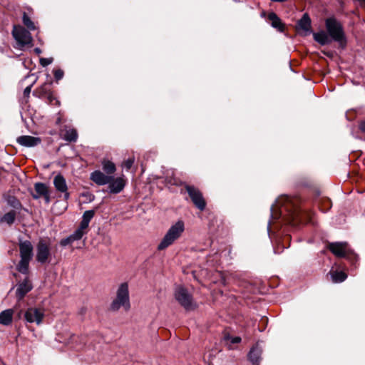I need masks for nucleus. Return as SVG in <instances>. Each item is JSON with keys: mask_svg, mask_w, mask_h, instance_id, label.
<instances>
[{"mask_svg": "<svg viewBox=\"0 0 365 365\" xmlns=\"http://www.w3.org/2000/svg\"><path fill=\"white\" fill-rule=\"evenodd\" d=\"M186 190L195 205L200 210L205 208V201L200 191L193 186L186 185Z\"/></svg>", "mask_w": 365, "mask_h": 365, "instance_id": "obj_10", "label": "nucleus"}, {"mask_svg": "<svg viewBox=\"0 0 365 365\" xmlns=\"http://www.w3.org/2000/svg\"><path fill=\"white\" fill-rule=\"evenodd\" d=\"M14 315L12 309H6L0 313V324L9 326L11 324Z\"/></svg>", "mask_w": 365, "mask_h": 365, "instance_id": "obj_19", "label": "nucleus"}, {"mask_svg": "<svg viewBox=\"0 0 365 365\" xmlns=\"http://www.w3.org/2000/svg\"><path fill=\"white\" fill-rule=\"evenodd\" d=\"M262 354V349L256 345L250 351L248 357L250 361L254 365H258L260 361V356Z\"/></svg>", "mask_w": 365, "mask_h": 365, "instance_id": "obj_20", "label": "nucleus"}, {"mask_svg": "<svg viewBox=\"0 0 365 365\" xmlns=\"http://www.w3.org/2000/svg\"><path fill=\"white\" fill-rule=\"evenodd\" d=\"M185 230V225L182 220H178L167 231L162 240L158 245V250H164L178 240Z\"/></svg>", "mask_w": 365, "mask_h": 365, "instance_id": "obj_2", "label": "nucleus"}, {"mask_svg": "<svg viewBox=\"0 0 365 365\" xmlns=\"http://www.w3.org/2000/svg\"><path fill=\"white\" fill-rule=\"evenodd\" d=\"M359 128L362 132L365 133V120L360 123Z\"/></svg>", "mask_w": 365, "mask_h": 365, "instance_id": "obj_39", "label": "nucleus"}, {"mask_svg": "<svg viewBox=\"0 0 365 365\" xmlns=\"http://www.w3.org/2000/svg\"><path fill=\"white\" fill-rule=\"evenodd\" d=\"M240 341H241V338H240V337H239V336L233 337V338H232V339H231V342H232V344H237V343H239V342H240Z\"/></svg>", "mask_w": 365, "mask_h": 365, "instance_id": "obj_38", "label": "nucleus"}, {"mask_svg": "<svg viewBox=\"0 0 365 365\" xmlns=\"http://www.w3.org/2000/svg\"><path fill=\"white\" fill-rule=\"evenodd\" d=\"M87 232H88L87 229L81 228V226L79 225V227L70 236H71L73 242H75V241L81 240L83 237V235L87 234Z\"/></svg>", "mask_w": 365, "mask_h": 365, "instance_id": "obj_28", "label": "nucleus"}, {"mask_svg": "<svg viewBox=\"0 0 365 365\" xmlns=\"http://www.w3.org/2000/svg\"><path fill=\"white\" fill-rule=\"evenodd\" d=\"M16 218V212L14 210H11L5 215H4L0 218V223H6L8 225H11L14 223Z\"/></svg>", "mask_w": 365, "mask_h": 365, "instance_id": "obj_27", "label": "nucleus"}, {"mask_svg": "<svg viewBox=\"0 0 365 365\" xmlns=\"http://www.w3.org/2000/svg\"><path fill=\"white\" fill-rule=\"evenodd\" d=\"M34 189L36 193L33 194L34 198L38 199L40 197L43 196L45 198L46 203H48L50 202L48 187L45 184L41 182H37L34 185Z\"/></svg>", "mask_w": 365, "mask_h": 365, "instance_id": "obj_14", "label": "nucleus"}, {"mask_svg": "<svg viewBox=\"0 0 365 365\" xmlns=\"http://www.w3.org/2000/svg\"><path fill=\"white\" fill-rule=\"evenodd\" d=\"M269 20L271 21V24L274 28L277 29L279 31L283 30V25L281 20L274 13H270L268 16Z\"/></svg>", "mask_w": 365, "mask_h": 365, "instance_id": "obj_25", "label": "nucleus"}, {"mask_svg": "<svg viewBox=\"0 0 365 365\" xmlns=\"http://www.w3.org/2000/svg\"><path fill=\"white\" fill-rule=\"evenodd\" d=\"M49 257V245L43 240H39L36 246V260L41 263H45Z\"/></svg>", "mask_w": 365, "mask_h": 365, "instance_id": "obj_11", "label": "nucleus"}, {"mask_svg": "<svg viewBox=\"0 0 365 365\" xmlns=\"http://www.w3.org/2000/svg\"><path fill=\"white\" fill-rule=\"evenodd\" d=\"M16 141L19 144L24 147H34L38 145L41 140L40 138L30 136V135H21L19 136Z\"/></svg>", "mask_w": 365, "mask_h": 365, "instance_id": "obj_15", "label": "nucleus"}, {"mask_svg": "<svg viewBox=\"0 0 365 365\" xmlns=\"http://www.w3.org/2000/svg\"><path fill=\"white\" fill-rule=\"evenodd\" d=\"M53 185L57 191L65 192L68 190V186L65 178L61 174L54 177Z\"/></svg>", "mask_w": 365, "mask_h": 365, "instance_id": "obj_18", "label": "nucleus"}, {"mask_svg": "<svg viewBox=\"0 0 365 365\" xmlns=\"http://www.w3.org/2000/svg\"><path fill=\"white\" fill-rule=\"evenodd\" d=\"M34 96L40 98H46L48 102L51 105L59 106L60 102L53 95L51 91V85L49 83H45L33 93Z\"/></svg>", "mask_w": 365, "mask_h": 365, "instance_id": "obj_6", "label": "nucleus"}, {"mask_svg": "<svg viewBox=\"0 0 365 365\" xmlns=\"http://www.w3.org/2000/svg\"><path fill=\"white\" fill-rule=\"evenodd\" d=\"M331 278L333 282L339 283L344 282L347 276L343 272L333 271L330 272Z\"/></svg>", "mask_w": 365, "mask_h": 365, "instance_id": "obj_26", "label": "nucleus"}, {"mask_svg": "<svg viewBox=\"0 0 365 365\" xmlns=\"http://www.w3.org/2000/svg\"><path fill=\"white\" fill-rule=\"evenodd\" d=\"M78 133L75 128H66L63 135V139L68 142H76L78 139Z\"/></svg>", "mask_w": 365, "mask_h": 365, "instance_id": "obj_22", "label": "nucleus"}, {"mask_svg": "<svg viewBox=\"0 0 365 365\" xmlns=\"http://www.w3.org/2000/svg\"><path fill=\"white\" fill-rule=\"evenodd\" d=\"M12 36L16 41L18 48L32 46L33 38L29 31L21 26H14Z\"/></svg>", "mask_w": 365, "mask_h": 365, "instance_id": "obj_5", "label": "nucleus"}, {"mask_svg": "<svg viewBox=\"0 0 365 365\" xmlns=\"http://www.w3.org/2000/svg\"><path fill=\"white\" fill-rule=\"evenodd\" d=\"M297 28L304 31L305 34L309 32L311 29V20L307 14H304L302 18L298 21Z\"/></svg>", "mask_w": 365, "mask_h": 365, "instance_id": "obj_21", "label": "nucleus"}, {"mask_svg": "<svg viewBox=\"0 0 365 365\" xmlns=\"http://www.w3.org/2000/svg\"><path fill=\"white\" fill-rule=\"evenodd\" d=\"M95 212L94 210H86L84 212L82 216V220L80 223V225L81 226V228H86L88 230L89 223L91 220L94 217Z\"/></svg>", "mask_w": 365, "mask_h": 365, "instance_id": "obj_24", "label": "nucleus"}, {"mask_svg": "<svg viewBox=\"0 0 365 365\" xmlns=\"http://www.w3.org/2000/svg\"><path fill=\"white\" fill-rule=\"evenodd\" d=\"M313 36L314 39L321 45H327L331 42L330 38L329 37L327 34L324 31L314 33Z\"/></svg>", "mask_w": 365, "mask_h": 365, "instance_id": "obj_23", "label": "nucleus"}, {"mask_svg": "<svg viewBox=\"0 0 365 365\" xmlns=\"http://www.w3.org/2000/svg\"><path fill=\"white\" fill-rule=\"evenodd\" d=\"M103 169L107 174H113L115 171V165L110 160H104L102 162Z\"/></svg>", "mask_w": 365, "mask_h": 365, "instance_id": "obj_30", "label": "nucleus"}, {"mask_svg": "<svg viewBox=\"0 0 365 365\" xmlns=\"http://www.w3.org/2000/svg\"><path fill=\"white\" fill-rule=\"evenodd\" d=\"M108 184L110 192L117 194L123 190L125 185V181L122 177H119L115 179L111 178L110 182Z\"/></svg>", "mask_w": 365, "mask_h": 365, "instance_id": "obj_13", "label": "nucleus"}, {"mask_svg": "<svg viewBox=\"0 0 365 365\" xmlns=\"http://www.w3.org/2000/svg\"><path fill=\"white\" fill-rule=\"evenodd\" d=\"M31 86H29L24 89V96H29V94L31 91Z\"/></svg>", "mask_w": 365, "mask_h": 365, "instance_id": "obj_37", "label": "nucleus"}, {"mask_svg": "<svg viewBox=\"0 0 365 365\" xmlns=\"http://www.w3.org/2000/svg\"><path fill=\"white\" fill-rule=\"evenodd\" d=\"M53 62V58H41L40 63L42 66H46L51 64Z\"/></svg>", "mask_w": 365, "mask_h": 365, "instance_id": "obj_33", "label": "nucleus"}, {"mask_svg": "<svg viewBox=\"0 0 365 365\" xmlns=\"http://www.w3.org/2000/svg\"><path fill=\"white\" fill-rule=\"evenodd\" d=\"M19 252L21 259L17 265V269L22 274H27L29 265L33 257V245L29 240L19 242Z\"/></svg>", "mask_w": 365, "mask_h": 365, "instance_id": "obj_4", "label": "nucleus"}, {"mask_svg": "<svg viewBox=\"0 0 365 365\" xmlns=\"http://www.w3.org/2000/svg\"><path fill=\"white\" fill-rule=\"evenodd\" d=\"M272 1H274V2H284V1H286L287 0H271Z\"/></svg>", "mask_w": 365, "mask_h": 365, "instance_id": "obj_43", "label": "nucleus"}, {"mask_svg": "<svg viewBox=\"0 0 365 365\" xmlns=\"http://www.w3.org/2000/svg\"><path fill=\"white\" fill-rule=\"evenodd\" d=\"M73 242L71 237V236L69 235L68 237H67L66 238H64V239H62L61 241H60V245L62 247H66L68 245H71L72 244Z\"/></svg>", "mask_w": 365, "mask_h": 365, "instance_id": "obj_32", "label": "nucleus"}, {"mask_svg": "<svg viewBox=\"0 0 365 365\" xmlns=\"http://www.w3.org/2000/svg\"><path fill=\"white\" fill-rule=\"evenodd\" d=\"M33 286L28 279H25L16 288V294L19 300H21L24 296L29 292Z\"/></svg>", "mask_w": 365, "mask_h": 365, "instance_id": "obj_16", "label": "nucleus"}, {"mask_svg": "<svg viewBox=\"0 0 365 365\" xmlns=\"http://www.w3.org/2000/svg\"><path fill=\"white\" fill-rule=\"evenodd\" d=\"M133 163L134 160L133 158H129L123 163V167L126 170H129L132 167Z\"/></svg>", "mask_w": 365, "mask_h": 365, "instance_id": "obj_34", "label": "nucleus"}, {"mask_svg": "<svg viewBox=\"0 0 365 365\" xmlns=\"http://www.w3.org/2000/svg\"><path fill=\"white\" fill-rule=\"evenodd\" d=\"M34 51L37 53V54H40L41 53V50L39 48H36L34 49Z\"/></svg>", "mask_w": 365, "mask_h": 365, "instance_id": "obj_41", "label": "nucleus"}, {"mask_svg": "<svg viewBox=\"0 0 365 365\" xmlns=\"http://www.w3.org/2000/svg\"><path fill=\"white\" fill-rule=\"evenodd\" d=\"M23 23L30 30H35L36 26L30 18L24 13L23 15Z\"/></svg>", "mask_w": 365, "mask_h": 365, "instance_id": "obj_31", "label": "nucleus"}, {"mask_svg": "<svg viewBox=\"0 0 365 365\" xmlns=\"http://www.w3.org/2000/svg\"><path fill=\"white\" fill-rule=\"evenodd\" d=\"M64 194V198L66 200H68V197H69V193L68 192V191H66L65 192H63Z\"/></svg>", "mask_w": 365, "mask_h": 365, "instance_id": "obj_40", "label": "nucleus"}, {"mask_svg": "<svg viewBox=\"0 0 365 365\" xmlns=\"http://www.w3.org/2000/svg\"><path fill=\"white\" fill-rule=\"evenodd\" d=\"M271 216L273 220L282 217L287 223L293 225L302 221L300 211L293 200L287 196H282L276 200L271 208Z\"/></svg>", "mask_w": 365, "mask_h": 365, "instance_id": "obj_1", "label": "nucleus"}, {"mask_svg": "<svg viewBox=\"0 0 365 365\" xmlns=\"http://www.w3.org/2000/svg\"><path fill=\"white\" fill-rule=\"evenodd\" d=\"M120 308H123L125 311H128L130 308L128 284L126 282L119 285L116 297L110 304L112 311H118Z\"/></svg>", "mask_w": 365, "mask_h": 365, "instance_id": "obj_3", "label": "nucleus"}, {"mask_svg": "<svg viewBox=\"0 0 365 365\" xmlns=\"http://www.w3.org/2000/svg\"><path fill=\"white\" fill-rule=\"evenodd\" d=\"M43 317V310L38 308L30 307L24 312L25 320L29 323H36L39 325L42 323Z\"/></svg>", "mask_w": 365, "mask_h": 365, "instance_id": "obj_9", "label": "nucleus"}, {"mask_svg": "<svg viewBox=\"0 0 365 365\" xmlns=\"http://www.w3.org/2000/svg\"><path fill=\"white\" fill-rule=\"evenodd\" d=\"M176 300L187 310L195 308L196 305L192 302L191 295L183 287H178L175 292Z\"/></svg>", "mask_w": 365, "mask_h": 365, "instance_id": "obj_8", "label": "nucleus"}, {"mask_svg": "<svg viewBox=\"0 0 365 365\" xmlns=\"http://www.w3.org/2000/svg\"><path fill=\"white\" fill-rule=\"evenodd\" d=\"M329 250L336 257H344L349 252L346 242H332L328 245Z\"/></svg>", "mask_w": 365, "mask_h": 365, "instance_id": "obj_12", "label": "nucleus"}, {"mask_svg": "<svg viewBox=\"0 0 365 365\" xmlns=\"http://www.w3.org/2000/svg\"><path fill=\"white\" fill-rule=\"evenodd\" d=\"M19 204V202H18V201H16V202H14V203H12V205H13L14 207H17V205H18Z\"/></svg>", "mask_w": 365, "mask_h": 365, "instance_id": "obj_42", "label": "nucleus"}, {"mask_svg": "<svg viewBox=\"0 0 365 365\" xmlns=\"http://www.w3.org/2000/svg\"><path fill=\"white\" fill-rule=\"evenodd\" d=\"M91 180L98 185H104L110 182L111 177L106 175L100 170H96L91 173Z\"/></svg>", "mask_w": 365, "mask_h": 365, "instance_id": "obj_17", "label": "nucleus"}, {"mask_svg": "<svg viewBox=\"0 0 365 365\" xmlns=\"http://www.w3.org/2000/svg\"><path fill=\"white\" fill-rule=\"evenodd\" d=\"M326 27L329 36L336 41H341L344 35L341 25L334 19H328L326 21Z\"/></svg>", "mask_w": 365, "mask_h": 365, "instance_id": "obj_7", "label": "nucleus"}, {"mask_svg": "<svg viewBox=\"0 0 365 365\" xmlns=\"http://www.w3.org/2000/svg\"><path fill=\"white\" fill-rule=\"evenodd\" d=\"M22 120L25 122L26 125L29 129L31 128L28 123V120H31V121L33 120L31 115H26V118H22Z\"/></svg>", "mask_w": 365, "mask_h": 365, "instance_id": "obj_36", "label": "nucleus"}, {"mask_svg": "<svg viewBox=\"0 0 365 365\" xmlns=\"http://www.w3.org/2000/svg\"><path fill=\"white\" fill-rule=\"evenodd\" d=\"M87 232H88L87 229L81 228V226L79 225V227L70 236H71L73 242H75V241L81 240L83 237V235L87 234Z\"/></svg>", "mask_w": 365, "mask_h": 365, "instance_id": "obj_29", "label": "nucleus"}, {"mask_svg": "<svg viewBox=\"0 0 365 365\" xmlns=\"http://www.w3.org/2000/svg\"><path fill=\"white\" fill-rule=\"evenodd\" d=\"M63 76V71L61 69L54 71V77L56 80H60Z\"/></svg>", "mask_w": 365, "mask_h": 365, "instance_id": "obj_35", "label": "nucleus"}]
</instances>
